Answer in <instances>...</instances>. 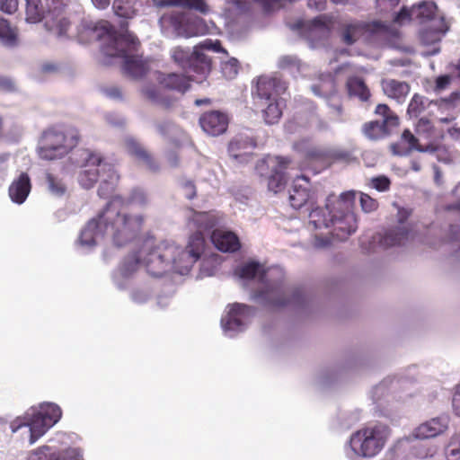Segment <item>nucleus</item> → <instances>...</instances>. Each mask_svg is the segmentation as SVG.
<instances>
[{
	"label": "nucleus",
	"mask_w": 460,
	"mask_h": 460,
	"mask_svg": "<svg viewBox=\"0 0 460 460\" xmlns=\"http://www.w3.org/2000/svg\"><path fill=\"white\" fill-rule=\"evenodd\" d=\"M14 82L8 76L0 75V91L12 93L15 91Z\"/></svg>",
	"instance_id": "6e6d98bb"
},
{
	"label": "nucleus",
	"mask_w": 460,
	"mask_h": 460,
	"mask_svg": "<svg viewBox=\"0 0 460 460\" xmlns=\"http://www.w3.org/2000/svg\"><path fill=\"white\" fill-rule=\"evenodd\" d=\"M400 0H376V4L382 9L394 8L398 5Z\"/></svg>",
	"instance_id": "0e129e2a"
},
{
	"label": "nucleus",
	"mask_w": 460,
	"mask_h": 460,
	"mask_svg": "<svg viewBox=\"0 0 460 460\" xmlns=\"http://www.w3.org/2000/svg\"><path fill=\"white\" fill-rule=\"evenodd\" d=\"M415 132L419 137L427 141L423 149L420 152L434 153L438 148L439 142L444 138V130L437 128L431 120L427 118H420L416 126Z\"/></svg>",
	"instance_id": "f8f14e48"
},
{
	"label": "nucleus",
	"mask_w": 460,
	"mask_h": 460,
	"mask_svg": "<svg viewBox=\"0 0 460 460\" xmlns=\"http://www.w3.org/2000/svg\"><path fill=\"white\" fill-rule=\"evenodd\" d=\"M142 267H144V261L139 248L137 251L130 252L124 257L119 267V270L122 277L128 278Z\"/></svg>",
	"instance_id": "c85d7f7f"
},
{
	"label": "nucleus",
	"mask_w": 460,
	"mask_h": 460,
	"mask_svg": "<svg viewBox=\"0 0 460 460\" xmlns=\"http://www.w3.org/2000/svg\"><path fill=\"white\" fill-rule=\"evenodd\" d=\"M239 61L232 58L222 65V72L225 76L233 78L238 74Z\"/></svg>",
	"instance_id": "8fccbe9b"
},
{
	"label": "nucleus",
	"mask_w": 460,
	"mask_h": 460,
	"mask_svg": "<svg viewBox=\"0 0 460 460\" xmlns=\"http://www.w3.org/2000/svg\"><path fill=\"white\" fill-rule=\"evenodd\" d=\"M350 155L348 152L337 151L329 155L325 151L317 147H309L304 153V159L307 163L312 162H326L329 158H334L336 160H349Z\"/></svg>",
	"instance_id": "c756f323"
},
{
	"label": "nucleus",
	"mask_w": 460,
	"mask_h": 460,
	"mask_svg": "<svg viewBox=\"0 0 460 460\" xmlns=\"http://www.w3.org/2000/svg\"><path fill=\"white\" fill-rule=\"evenodd\" d=\"M46 451H50L49 446H42L37 448L31 456V460H43L46 458Z\"/></svg>",
	"instance_id": "052dcab7"
},
{
	"label": "nucleus",
	"mask_w": 460,
	"mask_h": 460,
	"mask_svg": "<svg viewBox=\"0 0 460 460\" xmlns=\"http://www.w3.org/2000/svg\"><path fill=\"white\" fill-rule=\"evenodd\" d=\"M281 99L268 101V102H261V105L266 104V108L262 110V115L267 124L278 123L282 116V108L280 106Z\"/></svg>",
	"instance_id": "58836bf2"
},
{
	"label": "nucleus",
	"mask_w": 460,
	"mask_h": 460,
	"mask_svg": "<svg viewBox=\"0 0 460 460\" xmlns=\"http://www.w3.org/2000/svg\"><path fill=\"white\" fill-rule=\"evenodd\" d=\"M73 164L84 168L78 176L80 185L84 189H91L97 182L102 165L109 164L103 162L100 154L86 148L78 149L71 158Z\"/></svg>",
	"instance_id": "1a4fd4ad"
},
{
	"label": "nucleus",
	"mask_w": 460,
	"mask_h": 460,
	"mask_svg": "<svg viewBox=\"0 0 460 460\" xmlns=\"http://www.w3.org/2000/svg\"><path fill=\"white\" fill-rule=\"evenodd\" d=\"M369 186L377 191L384 192L390 190L391 181L385 175H379L370 179Z\"/></svg>",
	"instance_id": "de8ad7c7"
},
{
	"label": "nucleus",
	"mask_w": 460,
	"mask_h": 460,
	"mask_svg": "<svg viewBox=\"0 0 460 460\" xmlns=\"http://www.w3.org/2000/svg\"><path fill=\"white\" fill-rule=\"evenodd\" d=\"M391 430L385 424L376 422L363 426L349 438V447L361 458H373L385 447Z\"/></svg>",
	"instance_id": "39448f33"
},
{
	"label": "nucleus",
	"mask_w": 460,
	"mask_h": 460,
	"mask_svg": "<svg viewBox=\"0 0 460 460\" xmlns=\"http://www.w3.org/2000/svg\"><path fill=\"white\" fill-rule=\"evenodd\" d=\"M31 190V178L27 172H22L13 181L8 189L11 200L16 204H22L28 198Z\"/></svg>",
	"instance_id": "b1692460"
},
{
	"label": "nucleus",
	"mask_w": 460,
	"mask_h": 460,
	"mask_svg": "<svg viewBox=\"0 0 460 460\" xmlns=\"http://www.w3.org/2000/svg\"><path fill=\"white\" fill-rule=\"evenodd\" d=\"M253 298L263 300L272 308H281L291 303L286 295L283 285L279 282L267 285L264 289L254 292Z\"/></svg>",
	"instance_id": "2eb2a0df"
},
{
	"label": "nucleus",
	"mask_w": 460,
	"mask_h": 460,
	"mask_svg": "<svg viewBox=\"0 0 460 460\" xmlns=\"http://www.w3.org/2000/svg\"><path fill=\"white\" fill-rule=\"evenodd\" d=\"M172 5L193 9L202 13L208 12V5L204 0H168Z\"/></svg>",
	"instance_id": "a18cd8bd"
},
{
	"label": "nucleus",
	"mask_w": 460,
	"mask_h": 460,
	"mask_svg": "<svg viewBox=\"0 0 460 460\" xmlns=\"http://www.w3.org/2000/svg\"><path fill=\"white\" fill-rule=\"evenodd\" d=\"M375 113L381 119L367 122L363 126L364 134L370 139L384 137L399 125L398 116L386 104H378Z\"/></svg>",
	"instance_id": "9d476101"
},
{
	"label": "nucleus",
	"mask_w": 460,
	"mask_h": 460,
	"mask_svg": "<svg viewBox=\"0 0 460 460\" xmlns=\"http://www.w3.org/2000/svg\"><path fill=\"white\" fill-rule=\"evenodd\" d=\"M460 99V93L457 92L452 93L447 98L442 99L446 104H453L456 101Z\"/></svg>",
	"instance_id": "338daca9"
},
{
	"label": "nucleus",
	"mask_w": 460,
	"mask_h": 460,
	"mask_svg": "<svg viewBox=\"0 0 460 460\" xmlns=\"http://www.w3.org/2000/svg\"><path fill=\"white\" fill-rule=\"evenodd\" d=\"M125 148L129 155L141 163L147 170L151 172L159 170V164L153 155L135 138H126Z\"/></svg>",
	"instance_id": "aec40b11"
},
{
	"label": "nucleus",
	"mask_w": 460,
	"mask_h": 460,
	"mask_svg": "<svg viewBox=\"0 0 460 460\" xmlns=\"http://www.w3.org/2000/svg\"><path fill=\"white\" fill-rule=\"evenodd\" d=\"M296 25L299 29H308L309 31L319 30L320 31L327 32L329 30L325 15L317 16L307 22H298Z\"/></svg>",
	"instance_id": "c03bdc74"
},
{
	"label": "nucleus",
	"mask_w": 460,
	"mask_h": 460,
	"mask_svg": "<svg viewBox=\"0 0 460 460\" xmlns=\"http://www.w3.org/2000/svg\"><path fill=\"white\" fill-rule=\"evenodd\" d=\"M275 165L271 169V173L268 177V189L279 193L284 190L287 183L285 171L291 164V160L285 156H276L274 158Z\"/></svg>",
	"instance_id": "412c9836"
},
{
	"label": "nucleus",
	"mask_w": 460,
	"mask_h": 460,
	"mask_svg": "<svg viewBox=\"0 0 460 460\" xmlns=\"http://www.w3.org/2000/svg\"><path fill=\"white\" fill-rule=\"evenodd\" d=\"M128 200L140 206H146L148 202L146 192L140 188H135L131 190Z\"/></svg>",
	"instance_id": "3c124183"
},
{
	"label": "nucleus",
	"mask_w": 460,
	"mask_h": 460,
	"mask_svg": "<svg viewBox=\"0 0 460 460\" xmlns=\"http://www.w3.org/2000/svg\"><path fill=\"white\" fill-rule=\"evenodd\" d=\"M381 86L384 93L388 98L395 100L398 103H403L411 91V86L408 83L392 78L383 79Z\"/></svg>",
	"instance_id": "a878e982"
},
{
	"label": "nucleus",
	"mask_w": 460,
	"mask_h": 460,
	"mask_svg": "<svg viewBox=\"0 0 460 460\" xmlns=\"http://www.w3.org/2000/svg\"><path fill=\"white\" fill-rule=\"evenodd\" d=\"M144 267L154 277L163 276L171 266L177 267L179 247L167 242H157L153 236L146 238L140 245Z\"/></svg>",
	"instance_id": "0eeeda50"
},
{
	"label": "nucleus",
	"mask_w": 460,
	"mask_h": 460,
	"mask_svg": "<svg viewBox=\"0 0 460 460\" xmlns=\"http://www.w3.org/2000/svg\"><path fill=\"white\" fill-rule=\"evenodd\" d=\"M437 5L432 1H425L417 5L412 6L413 16L420 22L423 23L429 21L435 22L438 21L436 18Z\"/></svg>",
	"instance_id": "2f4dec72"
},
{
	"label": "nucleus",
	"mask_w": 460,
	"mask_h": 460,
	"mask_svg": "<svg viewBox=\"0 0 460 460\" xmlns=\"http://www.w3.org/2000/svg\"><path fill=\"white\" fill-rule=\"evenodd\" d=\"M236 273L243 279H253L258 277L260 282H265L266 270L257 261L243 264L236 270Z\"/></svg>",
	"instance_id": "f704fd0d"
},
{
	"label": "nucleus",
	"mask_w": 460,
	"mask_h": 460,
	"mask_svg": "<svg viewBox=\"0 0 460 460\" xmlns=\"http://www.w3.org/2000/svg\"><path fill=\"white\" fill-rule=\"evenodd\" d=\"M41 73L44 75L57 74L59 72L60 67L58 64L52 62H46L41 65Z\"/></svg>",
	"instance_id": "bf43d9fd"
},
{
	"label": "nucleus",
	"mask_w": 460,
	"mask_h": 460,
	"mask_svg": "<svg viewBox=\"0 0 460 460\" xmlns=\"http://www.w3.org/2000/svg\"><path fill=\"white\" fill-rule=\"evenodd\" d=\"M205 249V239L202 233H194L189 239L185 250L179 248L177 256L185 261L184 270L189 271L194 263L199 260Z\"/></svg>",
	"instance_id": "dca6fc26"
},
{
	"label": "nucleus",
	"mask_w": 460,
	"mask_h": 460,
	"mask_svg": "<svg viewBox=\"0 0 460 460\" xmlns=\"http://www.w3.org/2000/svg\"><path fill=\"white\" fill-rule=\"evenodd\" d=\"M145 218L142 215H129L107 207L96 218L91 219L81 232V241L88 245L95 243L99 235H111L113 243L121 247L135 240L140 233Z\"/></svg>",
	"instance_id": "7ed1b4c3"
},
{
	"label": "nucleus",
	"mask_w": 460,
	"mask_h": 460,
	"mask_svg": "<svg viewBox=\"0 0 460 460\" xmlns=\"http://www.w3.org/2000/svg\"><path fill=\"white\" fill-rule=\"evenodd\" d=\"M105 94L114 100H121L122 99V92L117 86H111L104 90Z\"/></svg>",
	"instance_id": "680f3d73"
},
{
	"label": "nucleus",
	"mask_w": 460,
	"mask_h": 460,
	"mask_svg": "<svg viewBox=\"0 0 460 460\" xmlns=\"http://www.w3.org/2000/svg\"><path fill=\"white\" fill-rule=\"evenodd\" d=\"M30 427V444H34L41 436H43L52 426L49 425L48 420H44L39 412L34 414L28 423Z\"/></svg>",
	"instance_id": "4c0bfd02"
},
{
	"label": "nucleus",
	"mask_w": 460,
	"mask_h": 460,
	"mask_svg": "<svg viewBox=\"0 0 460 460\" xmlns=\"http://www.w3.org/2000/svg\"><path fill=\"white\" fill-rule=\"evenodd\" d=\"M453 407L456 415L460 416V384L457 385L453 397Z\"/></svg>",
	"instance_id": "e2e57ef3"
},
{
	"label": "nucleus",
	"mask_w": 460,
	"mask_h": 460,
	"mask_svg": "<svg viewBox=\"0 0 460 460\" xmlns=\"http://www.w3.org/2000/svg\"><path fill=\"white\" fill-rule=\"evenodd\" d=\"M181 188H182L183 195L186 199H192L193 198L196 197V186L192 181H185L182 184Z\"/></svg>",
	"instance_id": "4d7b16f0"
},
{
	"label": "nucleus",
	"mask_w": 460,
	"mask_h": 460,
	"mask_svg": "<svg viewBox=\"0 0 460 460\" xmlns=\"http://www.w3.org/2000/svg\"><path fill=\"white\" fill-rule=\"evenodd\" d=\"M98 9H105L110 5L111 0H92Z\"/></svg>",
	"instance_id": "774afa93"
},
{
	"label": "nucleus",
	"mask_w": 460,
	"mask_h": 460,
	"mask_svg": "<svg viewBox=\"0 0 460 460\" xmlns=\"http://www.w3.org/2000/svg\"><path fill=\"white\" fill-rule=\"evenodd\" d=\"M385 29V25L381 22H363L352 21L341 25L340 34L342 42L348 46H351L357 42L365 32H377Z\"/></svg>",
	"instance_id": "9b49d317"
},
{
	"label": "nucleus",
	"mask_w": 460,
	"mask_h": 460,
	"mask_svg": "<svg viewBox=\"0 0 460 460\" xmlns=\"http://www.w3.org/2000/svg\"><path fill=\"white\" fill-rule=\"evenodd\" d=\"M46 179L49 184V189L53 194L61 196L65 193L66 187L61 180H58L51 173H47Z\"/></svg>",
	"instance_id": "09e8293b"
},
{
	"label": "nucleus",
	"mask_w": 460,
	"mask_h": 460,
	"mask_svg": "<svg viewBox=\"0 0 460 460\" xmlns=\"http://www.w3.org/2000/svg\"><path fill=\"white\" fill-rule=\"evenodd\" d=\"M411 20H416L413 16L412 7L408 9L407 7H402L399 13H396L394 21L397 23H403L404 22H409Z\"/></svg>",
	"instance_id": "603ef678"
},
{
	"label": "nucleus",
	"mask_w": 460,
	"mask_h": 460,
	"mask_svg": "<svg viewBox=\"0 0 460 460\" xmlns=\"http://www.w3.org/2000/svg\"><path fill=\"white\" fill-rule=\"evenodd\" d=\"M249 147L250 142L247 138L235 137L228 145V153L234 160H240L241 163H243L249 157V153L247 152Z\"/></svg>",
	"instance_id": "e433bc0d"
},
{
	"label": "nucleus",
	"mask_w": 460,
	"mask_h": 460,
	"mask_svg": "<svg viewBox=\"0 0 460 460\" xmlns=\"http://www.w3.org/2000/svg\"><path fill=\"white\" fill-rule=\"evenodd\" d=\"M102 172L107 173V178L102 180L98 195L102 199H108L113 194L119 181V175L111 164H103Z\"/></svg>",
	"instance_id": "bb28decb"
},
{
	"label": "nucleus",
	"mask_w": 460,
	"mask_h": 460,
	"mask_svg": "<svg viewBox=\"0 0 460 460\" xmlns=\"http://www.w3.org/2000/svg\"><path fill=\"white\" fill-rule=\"evenodd\" d=\"M142 6V0H115L113 2L116 15L127 19L135 16Z\"/></svg>",
	"instance_id": "72a5a7b5"
},
{
	"label": "nucleus",
	"mask_w": 460,
	"mask_h": 460,
	"mask_svg": "<svg viewBox=\"0 0 460 460\" xmlns=\"http://www.w3.org/2000/svg\"><path fill=\"white\" fill-rule=\"evenodd\" d=\"M313 199L309 179L305 176L296 178L289 190V202L291 207L295 209H299L308 202H311Z\"/></svg>",
	"instance_id": "6ab92c4d"
},
{
	"label": "nucleus",
	"mask_w": 460,
	"mask_h": 460,
	"mask_svg": "<svg viewBox=\"0 0 460 460\" xmlns=\"http://www.w3.org/2000/svg\"><path fill=\"white\" fill-rule=\"evenodd\" d=\"M218 217L214 211H193V214L190 219V224H192L197 228L195 233L203 234L204 231L210 230L216 226L218 223Z\"/></svg>",
	"instance_id": "cd10ccee"
},
{
	"label": "nucleus",
	"mask_w": 460,
	"mask_h": 460,
	"mask_svg": "<svg viewBox=\"0 0 460 460\" xmlns=\"http://www.w3.org/2000/svg\"><path fill=\"white\" fill-rule=\"evenodd\" d=\"M228 123L227 115L219 111H206L199 118L200 127L207 134L211 136H219L225 133Z\"/></svg>",
	"instance_id": "a211bd4d"
},
{
	"label": "nucleus",
	"mask_w": 460,
	"mask_h": 460,
	"mask_svg": "<svg viewBox=\"0 0 460 460\" xmlns=\"http://www.w3.org/2000/svg\"><path fill=\"white\" fill-rule=\"evenodd\" d=\"M401 141L407 144L405 148H401L399 143L392 145V150L394 154L398 155H405L412 150L420 151V149L424 148V146L419 143V139L411 132L410 129L403 130L401 137Z\"/></svg>",
	"instance_id": "473e14b6"
},
{
	"label": "nucleus",
	"mask_w": 460,
	"mask_h": 460,
	"mask_svg": "<svg viewBox=\"0 0 460 460\" xmlns=\"http://www.w3.org/2000/svg\"><path fill=\"white\" fill-rule=\"evenodd\" d=\"M39 414L48 420L49 425L53 426L60 420L62 411L57 404L49 403L39 411Z\"/></svg>",
	"instance_id": "37998d69"
},
{
	"label": "nucleus",
	"mask_w": 460,
	"mask_h": 460,
	"mask_svg": "<svg viewBox=\"0 0 460 460\" xmlns=\"http://www.w3.org/2000/svg\"><path fill=\"white\" fill-rule=\"evenodd\" d=\"M300 60L296 56H283L279 59V67L281 69L298 66Z\"/></svg>",
	"instance_id": "864d4df0"
},
{
	"label": "nucleus",
	"mask_w": 460,
	"mask_h": 460,
	"mask_svg": "<svg viewBox=\"0 0 460 460\" xmlns=\"http://www.w3.org/2000/svg\"><path fill=\"white\" fill-rule=\"evenodd\" d=\"M285 83L277 77L260 76L257 80L255 94L260 102L280 98V94L286 91Z\"/></svg>",
	"instance_id": "4468645a"
},
{
	"label": "nucleus",
	"mask_w": 460,
	"mask_h": 460,
	"mask_svg": "<svg viewBox=\"0 0 460 460\" xmlns=\"http://www.w3.org/2000/svg\"><path fill=\"white\" fill-rule=\"evenodd\" d=\"M448 420L447 417L433 418L417 427L414 436L420 439L437 437L447 430Z\"/></svg>",
	"instance_id": "393cba45"
},
{
	"label": "nucleus",
	"mask_w": 460,
	"mask_h": 460,
	"mask_svg": "<svg viewBox=\"0 0 460 460\" xmlns=\"http://www.w3.org/2000/svg\"><path fill=\"white\" fill-rule=\"evenodd\" d=\"M81 141L79 129L72 125H56L45 129L39 141L38 155L43 160L62 159Z\"/></svg>",
	"instance_id": "20e7f679"
},
{
	"label": "nucleus",
	"mask_w": 460,
	"mask_h": 460,
	"mask_svg": "<svg viewBox=\"0 0 460 460\" xmlns=\"http://www.w3.org/2000/svg\"><path fill=\"white\" fill-rule=\"evenodd\" d=\"M215 247L223 252H235L241 248L239 237L232 231L215 229L211 234Z\"/></svg>",
	"instance_id": "5701e85b"
},
{
	"label": "nucleus",
	"mask_w": 460,
	"mask_h": 460,
	"mask_svg": "<svg viewBox=\"0 0 460 460\" xmlns=\"http://www.w3.org/2000/svg\"><path fill=\"white\" fill-rule=\"evenodd\" d=\"M43 460H84L82 450L77 447H68L65 450L49 453L46 451V458Z\"/></svg>",
	"instance_id": "a19ab883"
},
{
	"label": "nucleus",
	"mask_w": 460,
	"mask_h": 460,
	"mask_svg": "<svg viewBox=\"0 0 460 460\" xmlns=\"http://www.w3.org/2000/svg\"><path fill=\"white\" fill-rule=\"evenodd\" d=\"M346 88L349 96L357 97L361 102H367L371 96L370 91L364 80L358 76L349 77Z\"/></svg>",
	"instance_id": "7c9ffc66"
},
{
	"label": "nucleus",
	"mask_w": 460,
	"mask_h": 460,
	"mask_svg": "<svg viewBox=\"0 0 460 460\" xmlns=\"http://www.w3.org/2000/svg\"><path fill=\"white\" fill-rule=\"evenodd\" d=\"M356 192H342L339 197L330 196L325 208H316L309 214V224L314 229L332 227V237L316 234L314 246L323 249L332 245V238L346 240L357 229V218L353 212Z\"/></svg>",
	"instance_id": "f257e3e1"
},
{
	"label": "nucleus",
	"mask_w": 460,
	"mask_h": 460,
	"mask_svg": "<svg viewBox=\"0 0 460 460\" xmlns=\"http://www.w3.org/2000/svg\"><path fill=\"white\" fill-rule=\"evenodd\" d=\"M255 313V308L240 303L229 305L227 314L222 318L221 323L226 331H241L245 322Z\"/></svg>",
	"instance_id": "ddd939ff"
},
{
	"label": "nucleus",
	"mask_w": 460,
	"mask_h": 460,
	"mask_svg": "<svg viewBox=\"0 0 460 460\" xmlns=\"http://www.w3.org/2000/svg\"><path fill=\"white\" fill-rule=\"evenodd\" d=\"M448 30L447 22L443 16H439L432 25L427 26L420 31L419 38L423 45H434L441 40Z\"/></svg>",
	"instance_id": "4be33fe9"
},
{
	"label": "nucleus",
	"mask_w": 460,
	"mask_h": 460,
	"mask_svg": "<svg viewBox=\"0 0 460 460\" xmlns=\"http://www.w3.org/2000/svg\"><path fill=\"white\" fill-rule=\"evenodd\" d=\"M410 213L405 209H399L398 217L400 226L388 229L379 239V243L385 248L401 245L408 239L409 230L402 226Z\"/></svg>",
	"instance_id": "f3484780"
},
{
	"label": "nucleus",
	"mask_w": 460,
	"mask_h": 460,
	"mask_svg": "<svg viewBox=\"0 0 460 460\" xmlns=\"http://www.w3.org/2000/svg\"><path fill=\"white\" fill-rule=\"evenodd\" d=\"M256 2L260 3L264 11L270 12L272 10L273 6L276 4H279L281 0H255Z\"/></svg>",
	"instance_id": "69168bd1"
},
{
	"label": "nucleus",
	"mask_w": 460,
	"mask_h": 460,
	"mask_svg": "<svg viewBox=\"0 0 460 460\" xmlns=\"http://www.w3.org/2000/svg\"><path fill=\"white\" fill-rule=\"evenodd\" d=\"M429 105V102L427 98L419 93H414L408 105L407 113L411 117H418Z\"/></svg>",
	"instance_id": "79ce46f5"
},
{
	"label": "nucleus",
	"mask_w": 460,
	"mask_h": 460,
	"mask_svg": "<svg viewBox=\"0 0 460 460\" xmlns=\"http://www.w3.org/2000/svg\"><path fill=\"white\" fill-rule=\"evenodd\" d=\"M92 33L95 40H107L102 48L103 55L123 59L122 71L127 76L137 80L148 73L147 60L137 54L141 43L132 32L126 30L118 34L108 22H102L92 29Z\"/></svg>",
	"instance_id": "f03ea898"
},
{
	"label": "nucleus",
	"mask_w": 460,
	"mask_h": 460,
	"mask_svg": "<svg viewBox=\"0 0 460 460\" xmlns=\"http://www.w3.org/2000/svg\"><path fill=\"white\" fill-rule=\"evenodd\" d=\"M48 11L43 15L40 0H26V20L38 22L44 20L45 28L58 37L65 36L70 27L65 9L67 3L64 0H47Z\"/></svg>",
	"instance_id": "423d86ee"
},
{
	"label": "nucleus",
	"mask_w": 460,
	"mask_h": 460,
	"mask_svg": "<svg viewBox=\"0 0 460 460\" xmlns=\"http://www.w3.org/2000/svg\"><path fill=\"white\" fill-rule=\"evenodd\" d=\"M204 50L226 53L219 40L213 41L207 39L196 46L192 52L181 47L173 48L171 50V58L185 71L206 75L211 71L212 60L204 53Z\"/></svg>",
	"instance_id": "6e6552de"
},
{
	"label": "nucleus",
	"mask_w": 460,
	"mask_h": 460,
	"mask_svg": "<svg viewBox=\"0 0 460 460\" xmlns=\"http://www.w3.org/2000/svg\"><path fill=\"white\" fill-rule=\"evenodd\" d=\"M359 203L362 210L366 213L374 212L379 207V203L376 199L364 192L360 193Z\"/></svg>",
	"instance_id": "49530a36"
},
{
	"label": "nucleus",
	"mask_w": 460,
	"mask_h": 460,
	"mask_svg": "<svg viewBox=\"0 0 460 460\" xmlns=\"http://www.w3.org/2000/svg\"><path fill=\"white\" fill-rule=\"evenodd\" d=\"M17 9L16 0H0V10L6 13H13Z\"/></svg>",
	"instance_id": "13d9d810"
},
{
	"label": "nucleus",
	"mask_w": 460,
	"mask_h": 460,
	"mask_svg": "<svg viewBox=\"0 0 460 460\" xmlns=\"http://www.w3.org/2000/svg\"><path fill=\"white\" fill-rule=\"evenodd\" d=\"M451 76L449 75H443L437 77L435 81L434 91L439 93L447 88L451 83Z\"/></svg>",
	"instance_id": "5fc2aeb1"
},
{
	"label": "nucleus",
	"mask_w": 460,
	"mask_h": 460,
	"mask_svg": "<svg viewBox=\"0 0 460 460\" xmlns=\"http://www.w3.org/2000/svg\"><path fill=\"white\" fill-rule=\"evenodd\" d=\"M190 77L184 75L172 73L166 75L161 81V84L164 88L184 93L190 86Z\"/></svg>",
	"instance_id": "c9c22d12"
},
{
	"label": "nucleus",
	"mask_w": 460,
	"mask_h": 460,
	"mask_svg": "<svg viewBox=\"0 0 460 460\" xmlns=\"http://www.w3.org/2000/svg\"><path fill=\"white\" fill-rule=\"evenodd\" d=\"M0 41L3 45L13 48L18 45V33L12 28L7 20L0 18Z\"/></svg>",
	"instance_id": "ea45409f"
}]
</instances>
